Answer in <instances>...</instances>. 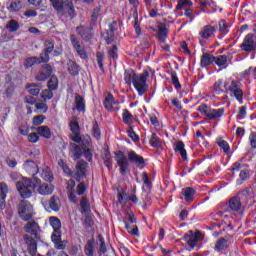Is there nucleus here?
Returning <instances> with one entry per match:
<instances>
[{
  "mask_svg": "<svg viewBox=\"0 0 256 256\" xmlns=\"http://www.w3.org/2000/svg\"><path fill=\"white\" fill-rule=\"evenodd\" d=\"M81 213H89L91 211V203H89V198L83 196L80 200Z\"/></svg>",
  "mask_w": 256,
  "mask_h": 256,
  "instance_id": "obj_41",
  "label": "nucleus"
},
{
  "mask_svg": "<svg viewBox=\"0 0 256 256\" xmlns=\"http://www.w3.org/2000/svg\"><path fill=\"white\" fill-rule=\"evenodd\" d=\"M24 231L27 234L23 235L24 243L28 253L31 256L37 255V241L41 240V227L36 221H28L24 226Z\"/></svg>",
  "mask_w": 256,
  "mask_h": 256,
  "instance_id": "obj_1",
  "label": "nucleus"
},
{
  "mask_svg": "<svg viewBox=\"0 0 256 256\" xmlns=\"http://www.w3.org/2000/svg\"><path fill=\"white\" fill-rule=\"evenodd\" d=\"M228 59L229 57L227 55L214 56V63L217 67H220V69H227V67H229Z\"/></svg>",
  "mask_w": 256,
  "mask_h": 256,
  "instance_id": "obj_30",
  "label": "nucleus"
},
{
  "mask_svg": "<svg viewBox=\"0 0 256 256\" xmlns=\"http://www.w3.org/2000/svg\"><path fill=\"white\" fill-rule=\"evenodd\" d=\"M50 225L53 228L54 232L52 235H61V220L55 216L49 218Z\"/></svg>",
  "mask_w": 256,
  "mask_h": 256,
  "instance_id": "obj_29",
  "label": "nucleus"
},
{
  "mask_svg": "<svg viewBox=\"0 0 256 256\" xmlns=\"http://www.w3.org/2000/svg\"><path fill=\"white\" fill-rule=\"evenodd\" d=\"M51 239L55 245V249L63 250L67 247V242L61 240V234H52Z\"/></svg>",
  "mask_w": 256,
  "mask_h": 256,
  "instance_id": "obj_32",
  "label": "nucleus"
},
{
  "mask_svg": "<svg viewBox=\"0 0 256 256\" xmlns=\"http://www.w3.org/2000/svg\"><path fill=\"white\" fill-rule=\"evenodd\" d=\"M86 191H87V185H85V182H80L76 187L77 195H84Z\"/></svg>",
  "mask_w": 256,
  "mask_h": 256,
  "instance_id": "obj_56",
  "label": "nucleus"
},
{
  "mask_svg": "<svg viewBox=\"0 0 256 256\" xmlns=\"http://www.w3.org/2000/svg\"><path fill=\"white\" fill-rule=\"evenodd\" d=\"M53 9L58 13V15H64V17H70V19H75L77 17V12L75 11V5L73 0H49Z\"/></svg>",
  "mask_w": 256,
  "mask_h": 256,
  "instance_id": "obj_3",
  "label": "nucleus"
},
{
  "mask_svg": "<svg viewBox=\"0 0 256 256\" xmlns=\"http://www.w3.org/2000/svg\"><path fill=\"white\" fill-rule=\"evenodd\" d=\"M53 73V68L49 64L42 65V68L39 70V72L36 74V81H47L49 77H51V74Z\"/></svg>",
  "mask_w": 256,
  "mask_h": 256,
  "instance_id": "obj_19",
  "label": "nucleus"
},
{
  "mask_svg": "<svg viewBox=\"0 0 256 256\" xmlns=\"http://www.w3.org/2000/svg\"><path fill=\"white\" fill-rule=\"evenodd\" d=\"M9 193V186L5 183H0V210L3 211L7 206L5 199H7V194Z\"/></svg>",
  "mask_w": 256,
  "mask_h": 256,
  "instance_id": "obj_24",
  "label": "nucleus"
},
{
  "mask_svg": "<svg viewBox=\"0 0 256 256\" xmlns=\"http://www.w3.org/2000/svg\"><path fill=\"white\" fill-rule=\"evenodd\" d=\"M239 177L241 179V181H247V179H249V177H251V174L249 173L248 169H244L240 171Z\"/></svg>",
  "mask_w": 256,
  "mask_h": 256,
  "instance_id": "obj_61",
  "label": "nucleus"
},
{
  "mask_svg": "<svg viewBox=\"0 0 256 256\" xmlns=\"http://www.w3.org/2000/svg\"><path fill=\"white\" fill-rule=\"evenodd\" d=\"M197 193V190L193 187H186L183 188L181 191V197L180 199H183L186 201V203H193L195 201V194Z\"/></svg>",
  "mask_w": 256,
  "mask_h": 256,
  "instance_id": "obj_21",
  "label": "nucleus"
},
{
  "mask_svg": "<svg viewBox=\"0 0 256 256\" xmlns=\"http://www.w3.org/2000/svg\"><path fill=\"white\" fill-rule=\"evenodd\" d=\"M23 9V4L19 0H14L8 6V11L10 13H17V11H21Z\"/></svg>",
  "mask_w": 256,
  "mask_h": 256,
  "instance_id": "obj_42",
  "label": "nucleus"
},
{
  "mask_svg": "<svg viewBox=\"0 0 256 256\" xmlns=\"http://www.w3.org/2000/svg\"><path fill=\"white\" fill-rule=\"evenodd\" d=\"M87 167L88 164L85 160H79L76 164V172H74L73 179L78 183H81V179H83V177H87Z\"/></svg>",
  "mask_w": 256,
  "mask_h": 256,
  "instance_id": "obj_14",
  "label": "nucleus"
},
{
  "mask_svg": "<svg viewBox=\"0 0 256 256\" xmlns=\"http://www.w3.org/2000/svg\"><path fill=\"white\" fill-rule=\"evenodd\" d=\"M80 145L82 147V154H84V157L87 161H91V159H93V153H91V136H83V141L80 142Z\"/></svg>",
  "mask_w": 256,
  "mask_h": 256,
  "instance_id": "obj_16",
  "label": "nucleus"
},
{
  "mask_svg": "<svg viewBox=\"0 0 256 256\" xmlns=\"http://www.w3.org/2000/svg\"><path fill=\"white\" fill-rule=\"evenodd\" d=\"M98 240L100 241V248H99V255H105L107 253V245L105 244V238H103V235H98Z\"/></svg>",
  "mask_w": 256,
  "mask_h": 256,
  "instance_id": "obj_51",
  "label": "nucleus"
},
{
  "mask_svg": "<svg viewBox=\"0 0 256 256\" xmlns=\"http://www.w3.org/2000/svg\"><path fill=\"white\" fill-rule=\"evenodd\" d=\"M218 27H219V31L220 33H222V35H227L229 33V27H231V25L229 23H227L226 20H220L218 22Z\"/></svg>",
  "mask_w": 256,
  "mask_h": 256,
  "instance_id": "obj_46",
  "label": "nucleus"
},
{
  "mask_svg": "<svg viewBox=\"0 0 256 256\" xmlns=\"http://www.w3.org/2000/svg\"><path fill=\"white\" fill-rule=\"evenodd\" d=\"M247 199V192L238 193L236 196L230 198L227 202V207L229 211H234L235 213L241 211L243 203Z\"/></svg>",
  "mask_w": 256,
  "mask_h": 256,
  "instance_id": "obj_9",
  "label": "nucleus"
},
{
  "mask_svg": "<svg viewBox=\"0 0 256 256\" xmlns=\"http://www.w3.org/2000/svg\"><path fill=\"white\" fill-rule=\"evenodd\" d=\"M125 223V229L128 231L130 235H133L134 237H139V228L135 224H129L127 220L124 221Z\"/></svg>",
  "mask_w": 256,
  "mask_h": 256,
  "instance_id": "obj_40",
  "label": "nucleus"
},
{
  "mask_svg": "<svg viewBox=\"0 0 256 256\" xmlns=\"http://www.w3.org/2000/svg\"><path fill=\"white\" fill-rule=\"evenodd\" d=\"M36 131L40 137H44V139H51L52 133L49 126H39Z\"/></svg>",
  "mask_w": 256,
  "mask_h": 256,
  "instance_id": "obj_35",
  "label": "nucleus"
},
{
  "mask_svg": "<svg viewBox=\"0 0 256 256\" xmlns=\"http://www.w3.org/2000/svg\"><path fill=\"white\" fill-rule=\"evenodd\" d=\"M37 185L33 183L31 178L23 179L22 181L16 182V189L20 193L22 199H29L33 195V189H36Z\"/></svg>",
  "mask_w": 256,
  "mask_h": 256,
  "instance_id": "obj_5",
  "label": "nucleus"
},
{
  "mask_svg": "<svg viewBox=\"0 0 256 256\" xmlns=\"http://www.w3.org/2000/svg\"><path fill=\"white\" fill-rule=\"evenodd\" d=\"M18 215L22 221L33 219V205L27 200H21L18 204Z\"/></svg>",
  "mask_w": 256,
  "mask_h": 256,
  "instance_id": "obj_8",
  "label": "nucleus"
},
{
  "mask_svg": "<svg viewBox=\"0 0 256 256\" xmlns=\"http://www.w3.org/2000/svg\"><path fill=\"white\" fill-rule=\"evenodd\" d=\"M215 33H217V28L213 27L211 24L203 26L199 32L200 41H209L211 39H215Z\"/></svg>",
  "mask_w": 256,
  "mask_h": 256,
  "instance_id": "obj_13",
  "label": "nucleus"
},
{
  "mask_svg": "<svg viewBox=\"0 0 256 256\" xmlns=\"http://www.w3.org/2000/svg\"><path fill=\"white\" fill-rule=\"evenodd\" d=\"M231 236L221 237L216 241L215 249L217 251H225V249H228L230 243H231Z\"/></svg>",
  "mask_w": 256,
  "mask_h": 256,
  "instance_id": "obj_25",
  "label": "nucleus"
},
{
  "mask_svg": "<svg viewBox=\"0 0 256 256\" xmlns=\"http://www.w3.org/2000/svg\"><path fill=\"white\" fill-rule=\"evenodd\" d=\"M187 5L189 7H191V5H193V2H191L189 0H179L178 5L176 6V9H178V10L185 9V7H187Z\"/></svg>",
  "mask_w": 256,
  "mask_h": 256,
  "instance_id": "obj_57",
  "label": "nucleus"
},
{
  "mask_svg": "<svg viewBox=\"0 0 256 256\" xmlns=\"http://www.w3.org/2000/svg\"><path fill=\"white\" fill-rule=\"evenodd\" d=\"M137 73H135V70L128 69L124 72V81L126 85H131L135 82V79L137 78Z\"/></svg>",
  "mask_w": 256,
  "mask_h": 256,
  "instance_id": "obj_33",
  "label": "nucleus"
},
{
  "mask_svg": "<svg viewBox=\"0 0 256 256\" xmlns=\"http://www.w3.org/2000/svg\"><path fill=\"white\" fill-rule=\"evenodd\" d=\"M171 80L172 85L175 87V89H181V83L179 82V77H177V72L171 71Z\"/></svg>",
  "mask_w": 256,
  "mask_h": 256,
  "instance_id": "obj_54",
  "label": "nucleus"
},
{
  "mask_svg": "<svg viewBox=\"0 0 256 256\" xmlns=\"http://www.w3.org/2000/svg\"><path fill=\"white\" fill-rule=\"evenodd\" d=\"M75 185H76L75 180L70 179L67 181L66 191H67L68 199L69 201H71V203L79 202V198H77V195H75Z\"/></svg>",
  "mask_w": 256,
  "mask_h": 256,
  "instance_id": "obj_22",
  "label": "nucleus"
},
{
  "mask_svg": "<svg viewBox=\"0 0 256 256\" xmlns=\"http://www.w3.org/2000/svg\"><path fill=\"white\" fill-rule=\"evenodd\" d=\"M150 145L151 147H154L155 149H161L163 147V141H161L157 134L153 133L150 138Z\"/></svg>",
  "mask_w": 256,
  "mask_h": 256,
  "instance_id": "obj_44",
  "label": "nucleus"
},
{
  "mask_svg": "<svg viewBox=\"0 0 256 256\" xmlns=\"http://www.w3.org/2000/svg\"><path fill=\"white\" fill-rule=\"evenodd\" d=\"M71 153L73 155L74 161H77V159H81L83 157V147L81 146V143L71 144Z\"/></svg>",
  "mask_w": 256,
  "mask_h": 256,
  "instance_id": "obj_28",
  "label": "nucleus"
},
{
  "mask_svg": "<svg viewBox=\"0 0 256 256\" xmlns=\"http://www.w3.org/2000/svg\"><path fill=\"white\" fill-rule=\"evenodd\" d=\"M197 111L201 113V115H204V117H207L208 119L215 120L223 117L225 115V108L220 109H213L207 104H202L197 108Z\"/></svg>",
  "mask_w": 256,
  "mask_h": 256,
  "instance_id": "obj_7",
  "label": "nucleus"
},
{
  "mask_svg": "<svg viewBox=\"0 0 256 256\" xmlns=\"http://www.w3.org/2000/svg\"><path fill=\"white\" fill-rule=\"evenodd\" d=\"M40 177H42L44 181H48V183H52L53 181V173H51V169H49V167H44L40 171Z\"/></svg>",
  "mask_w": 256,
  "mask_h": 256,
  "instance_id": "obj_38",
  "label": "nucleus"
},
{
  "mask_svg": "<svg viewBox=\"0 0 256 256\" xmlns=\"http://www.w3.org/2000/svg\"><path fill=\"white\" fill-rule=\"evenodd\" d=\"M55 49V41L51 39H47L44 41V49L43 52L40 54V59L42 63H49V55Z\"/></svg>",
  "mask_w": 256,
  "mask_h": 256,
  "instance_id": "obj_15",
  "label": "nucleus"
},
{
  "mask_svg": "<svg viewBox=\"0 0 256 256\" xmlns=\"http://www.w3.org/2000/svg\"><path fill=\"white\" fill-rule=\"evenodd\" d=\"M92 133L93 137L99 141L101 139V129H99V124L97 123V120L92 121Z\"/></svg>",
  "mask_w": 256,
  "mask_h": 256,
  "instance_id": "obj_47",
  "label": "nucleus"
},
{
  "mask_svg": "<svg viewBox=\"0 0 256 256\" xmlns=\"http://www.w3.org/2000/svg\"><path fill=\"white\" fill-rule=\"evenodd\" d=\"M76 31L84 41H90V39H93V32L91 28L79 26L76 28Z\"/></svg>",
  "mask_w": 256,
  "mask_h": 256,
  "instance_id": "obj_26",
  "label": "nucleus"
},
{
  "mask_svg": "<svg viewBox=\"0 0 256 256\" xmlns=\"http://www.w3.org/2000/svg\"><path fill=\"white\" fill-rule=\"evenodd\" d=\"M110 59H117V45H113L112 49L108 51Z\"/></svg>",
  "mask_w": 256,
  "mask_h": 256,
  "instance_id": "obj_63",
  "label": "nucleus"
},
{
  "mask_svg": "<svg viewBox=\"0 0 256 256\" xmlns=\"http://www.w3.org/2000/svg\"><path fill=\"white\" fill-rule=\"evenodd\" d=\"M41 97L44 101H49V99H53V90H44L42 91Z\"/></svg>",
  "mask_w": 256,
  "mask_h": 256,
  "instance_id": "obj_58",
  "label": "nucleus"
},
{
  "mask_svg": "<svg viewBox=\"0 0 256 256\" xmlns=\"http://www.w3.org/2000/svg\"><path fill=\"white\" fill-rule=\"evenodd\" d=\"M34 181H36V191L38 195H42L43 197H47L48 195H53L55 191V186L51 183H41V179L34 177Z\"/></svg>",
  "mask_w": 256,
  "mask_h": 256,
  "instance_id": "obj_11",
  "label": "nucleus"
},
{
  "mask_svg": "<svg viewBox=\"0 0 256 256\" xmlns=\"http://www.w3.org/2000/svg\"><path fill=\"white\" fill-rule=\"evenodd\" d=\"M103 105L107 111H119V107L115 105H119V101L115 100V97H113V94L108 93L107 96L104 99Z\"/></svg>",
  "mask_w": 256,
  "mask_h": 256,
  "instance_id": "obj_20",
  "label": "nucleus"
},
{
  "mask_svg": "<svg viewBox=\"0 0 256 256\" xmlns=\"http://www.w3.org/2000/svg\"><path fill=\"white\" fill-rule=\"evenodd\" d=\"M84 253L86 256H95V242L93 240H88L85 247Z\"/></svg>",
  "mask_w": 256,
  "mask_h": 256,
  "instance_id": "obj_37",
  "label": "nucleus"
},
{
  "mask_svg": "<svg viewBox=\"0 0 256 256\" xmlns=\"http://www.w3.org/2000/svg\"><path fill=\"white\" fill-rule=\"evenodd\" d=\"M6 29H8V31H10V33H15L17 31H19V22L15 19L9 20L6 25Z\"/></svg>",
  "mask_w": 256,
  "mask_h": 256,
  "instance_id": "obj_45",
  "label": "nucleus"
},
{
  "mask_svg": "<svg viewBox=\"0 0 256 256\" xmlns=\"http://www.w3.org/2000/svg\"><path fill=\"white\" fill-rule=\"evenodd\" d=\"M174 150L176 153H180L184 161H187V150H185V143L183 141H178Z\"/></svg>",
  "mask_w": 256,
  "mask_h": 256,
  "instance_id": "obj_36",
  "label": "nucleus"
},
{
  "mask_svg": "<svg viewBox=\"0 0 256 256\" xmlns=\"http://www.w3.org/2000/svg\"><path fill=\"white\" fill-rule=\"evenodd\" d=\"M69 127L72 133L70 139L74 141V143H81L85 135L81 136V127L79 126V118L77 116H72L70 118Z\"/></svg>",
  "mask_w": 256,
  "mask_h": 256,
  "instance_id": "obj_10",
  "label": "nucleus"
},
{
  "mask_svg": "<svg viewBox=\"0 0 256 256\" xmlns=\"http://www.w3.org/2000/svg\"><path fill=\"white\" fill-rule=\"evenodd\" d=\"M5 161L6 165H8V167H10L11 169H15V167H17V159L13 157H7Z\"/></svg>",
  "mask_w": 256,
  "mask_h": 256,
  "instance_id": "obj_60",
  "label": "nucleus"
},
{
  "mask_svg": "<svg viewBox=\"0 0 256 256\" xmlns=\"http://www.w3.org/2000/svg\"><path fill=\"white\" fill-rule=\"evenodd\" d=\"M220 149H223L224 153L229 155V151H231V147L229 146V143L223 139L218 140L217 142Z\"/></svg>",
  "mask_w": 256,
  "mask_h": 256,
  "instance_id": "obj_53",
  "label": "nucleus"
},
{
  "mask_svg": "<svg viewBox=\"0 0 256 256\" xmlns=\"http://www.w3.org/2000/svg\"><path fill=\"white\" fill-rule=\"evenodd\" d=\"M240 49L245 53H253V51H256V35L252 33L247 34L240 45Z\"/></svg>",
  "mask_w": 256,
  "mask_h": 256,
  "instance_id": "obj_12",
  "label": "nucleus"
},
{
  "mask_svg": "<svg viewBox=\"0 0 256 256\" xmlns=\"http://www.w3.org/2000/svg\"><path fill=\"white\" fill-rule=\"evenodd\" d=\"M225 93H228L230 97L237 99L239 103H243V84L239 80L226 81L224 83Z\"/></svg>",
  "mask_w": 256,
  "mask_h": 256,
  "instance_id": "obj_4",
  "label": "nucleus"
},
{
  "mask_svg": "<svg viewBox=\"0 0 256 256\" xmlns=\"http://www.w3.org/2000/svg\"><path fill=\"white\" fill-rule=\"evenodd\" d=\"M104 165L107 167V169L111 170L113 169V158H111V153L109 151H106L104 153Z\"/></svg>",
  "mask_w": 256,
  "mask_h": 256,
  "instance_id": "obj_48",
  "label": "nucleus"
},
{
  "mask_svg": "<svg viewBox=\"0 0 256 256\" xmlns=\"http://www.w3.org/2000/svg\"><path fill=\"white\" fill-rule=\"evenodd\" d=\"M49 207L52 211H59L61 209V200L57 196H52L49 200Z\"/></svg>",
  "mask_w": 256,
  "mask_h": 256,
  "instance_id": "obj_39",
  "label": "nucleus"
},
{
  "mask_svg": "<svg viewBox=\"0 0 256 256\" xmlns=\"http://www.w3.org/2000/svg\"><path fill=\"white\" fill-rule=\"evenodd\" d=\"M115 161L118 167H120V174L122 175H127V169H129L130 163L137 166L145 165V158L133 150L128 152V158L123 151L115 152Z\"/></svg>",
  "mask_w": 256,
  "mask_h": 256,
  "instance_id": "obj_2",
  "label": "nucleus"
},
{
  "mask_svg": "<svg viewBox=\"0 0 256 256\" xmlns=\"http://www.w3.org/2000/svg\"><path fill=\"white\" fill-rule=\"evenodd\" d=\"M85 98L79 94H75L74 97V107L72 111H78V113H85Z\"/></svg>",
  "mask_w": 256,
  "mask_h": 256,
  "instance_id": "obj_23",
  "label": "nucleus"
},
{
  "mask_svg": "<svg viewBox=\"0 0 256 256\" xmlns=\"http://www.w3.org/2000/svg\"><path fill=\"white\" fill-rule=\"evenodd\" d=\"M122 119L126 125H131V123H133V115H131V112L127 109L123 110Z\"/></svg>",
  "mask_w": 256,
  "mask_h": 256,
  "instance_id": "obj_50",
  "label": "nucleus"
},
{
  "mask_svg": "<svg viewBox=\"0 0 256 256\" xmlns=\"http://www.w3.org/2000/svg\"><path fill=\"white\" fill-rule=\"evenodd\" d=\"M67 69L68 73L72 75V77H77V75H79V65L75 61L69 60L67 63Z\"/></svg>",
  "mask_w": 256,
  "mask_h": 256,
  "instance_id": "obj_34",
  "label": "nucleus"
},
{
  "mask_svg": "<svg viewBox=\"0 0 256 256\" xmlns=\"http://www.w3.org/2000/svg\"><path fill=\"white\" fill-rule=\"evenodd\" d=\"M215 63V56L210 53H204L200 58V66L202 68L209 67Z\"/></svg>",
  "mask_w": 256,
  "mask_h": 256,
  "instance_id": "obj_27",
  "label": "nucleus"
},
{
  "mask_svg": "<svg viewBox=\"0 0 256 256\" xmlns=\"http://www.w3.org/2000/svg\"><path fill=\"white\" fill-rule=\"evenodd\" d=\"M243 75H248L250 77H253V79H256V67H249L243 72Z\"/></svg>",
  "mask_w": 256,
  "mask_h": 256,
  "instance_id": "obj_62",
  "label": "nucleus"
},
{
  "mask_svg": "<svg viewBox=\"0 0 256 256\" xmlns=\"http://www.w3.org/2000/svg\"><path fill=\"white\" fill-rule=\"evenodd\" d=\"M47 85H48V89L55 91V89L59 87V81L57 79V76H51Z\"/></svg>",
  "mask_w": 256,
  "mask_h": 256,
  "instance_id": "obj_52",
  "label": "nucleus"
},
{
  "mask_svg": "<svg viewBox=\"0 0 256 256\" xmlns=\"http://www.w3.org/2000/svg\"><path fill=\"white\" fill-rule=\"evenodd\" d=\"M45 119H47V117L44 115L34 116L32 119V124L35 125V127H39V125H43V121H45Z\"/></svg>",
  "mask_w": 256,
  "mask_h": 256,
  "instance_id": "obj_55",
  "label": "nucleus"
},
{
  "mask_svg": "<svg viewBox=\"0 0 256 256\" xmlns=\"http://www.w3.org/2000/svg\"><path fill=\"white\" fill-rule=\"evenodd\" d=\"M167 26L165 24H161L158 27V39L161 41V43H165V40L167 39Z\"/></svg>",
  "mask_w": 256,
  "mask_h": 256,
  "instance_id": "obj_43",
  "label": "nucleus"
},
{
  "mask_svg": "<svg viewBox=\"0 0 256 256\" xmlns=\"http://www.w3.org/2000/svg\"><path fill=\"white\" fill-rule=\"evenodd\" d=\"M249 141L252 149H256V132H252L249 136Z\"/></svg>",
  "mask_w": 256,
  "mask_h": 256,
  "instance_id": "obj_64",
  "label": "nucleus"
},
{
  "mask_svg": "<svg viewBox=\"0 0 256 256\" xmlns=\"http://www.w3.org/2000/svg\"><path fill=\"white\" fill-rule=\"evenodd\" d=\"M35 63H43V61H41V58L30 57L25 60L24 67H25V69H29V67H33V65H35Z\"/></svg>",
  "mask_w": 256,
  "mask_h": 256,
  "instance_id": "obj_49",
  "label": "nucleus"
},
{
  "mask_svg": "<svg viewBox=\"0 0 256 256\" xmlns=\"http://www.w3.org/2000/svg\"><path fill=\"white\" fill-rule=\"evenodd\" d=\"M245 117H247V106H241L237 114V119L241 120L245 119Z\"/></svg>",
  "mask_w": 256,
  "mask_h": 256,
  "instance_id": "obj_59",
  "label": "nucleus"
},
{
  "mask_svg": "<svg viewBox=\"0 0 256 256\" xmlns=\"http://www.w3.org/2000/svg\"><path fill=\"white\" fill-rule=\"evenodd\" d=\"M26 91L27 93H29V95H32L33 97H37L39 93H41V84H37V83L27 84Z\"/></svg>",
  "mask_w": 256,
  "mask_h": 256,
  "instance_id": "obj_31",
  "label": "nucleus"
},
{
  "mask_svg": "<svg viewBox=\"0 0 256 256\" xmlns=\"http://www.w3.org/2000/svg\"><path fill=\"white\" fill-rule=\"evenodd\" d=\"M184 239L191 249H195V245H197L198 241L203 239V235L201 232L193 233V231H189L187 234H185Z\"/></svg>",
  "mask_w": 256,
  "mask_h": 256,
  "instance_id": "obj_18",
  "label": "nucleus"
},
{
  "mask_svg": "<svg viewBox=\"0 0 256 256\" xmlns=\"http://www.w3.org/2000/svg\"><path fill=\"white\" fill-rule=\"evenodd\" d=\"M147 79H149V71L144 70L141 74H138L133 82L134 88L138 92V95L143 96L147 93L149 86L147 85Z\"/></svg>",
  "mask_w": 256,
  "mask_h": 256,
  "instance_id": "obj_6",
  "label": "nucleus"
},
{
  "mask_svg": "<svg viewBox=\"0 0 256 256\" xmlns=\"http://www.w3.org/2000/svg\"><path fill=\"white\" fill-rule=\"evenodd\" d=\"M70 41L77 55H79L81 59H87L88 56H87V52L85 51V46L81 45V42H79L77 37H75V35H71Z\"/></svg>",
  "mask_w": 256,
  "mask_h": 256,
  "instance_id": "obj_17",
  "label": "nucleus"
}]
</instances>
